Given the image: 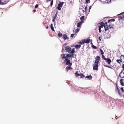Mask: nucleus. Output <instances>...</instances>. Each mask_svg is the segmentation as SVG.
I'll list each match as a JSON object with an SVG mask.
<instances>
[{"mask_svg":"<svg viewBox=\"0 0 124 124\" xmlns=\"http://www.w3.org/2000/svg\"><path fill=\"white\" fill-rule=\"evenodd\" d=\"M94 63L93 64V69L94 70H98V64L99 63V61H100V57L99 56H97L95 58Z\"/></svg>","mask_w":124,"mask_h":124,"instance_id":"nucleus-1","label":"nucleus"},{"mask_svg":"<svg viewBox=\"0 0 124 124\" xmlns=\"http://www.w3.org/2000/svg\"><path fill=\"white\" fill-rule=\"evenodd\" d=\"M65 50L66 52L71 54H73L75 52L74 48L72 49L71 50V48L69 46H68L65 47Z\"/></svg>","mask_w":124,"mask_h":124,"instance_id":"nucleus-2","label":"nucleus"},{"mask_svg":"<svg viewBox=\"0 0 124 124\" xmlns=\"http://www.w3.org/2000/svg\"><path fill=\"white\" fill-rule=\"evenodd\" d=\"M2 1L3 2H2V1L0 0V4L2 5L7 4L9 1L8 0H3Z\"/></svg>","mask_w":124,"mask_h":124,"instance_id":"nucleus-3","label":"nucleus"},{"mask_svg":"<svg viewBox=\"0 0 124 124\" xmlns=\"http://www.w3.org/2000/svg\"><path fill=\"white\" fill-rule=\"evenodd\" d=\"M119 76L121 78H122L124 77V69L122 70L121 71L120 73Z\"/></svg>","mask_w":124,"mask_h":124,"instance_id":"nucleus-4","label":"nucleus"},{"mask_svg":"<svg viewBox=\"0 0 124 124\" xmlns=\"http://www.w3.org/2000/svg\"><path fill=\"white\" fill-rule=\"evenodd\" d=\"M65 61H66V65H69L70 66H71L72 65V63H70V60H68L67 58H66L65 59Z\"/></svg>","mask_w":124,"mask_h":124,"instance_id":"nucleus-5","label":"nucleus"},{"mask_svg":"<svg viewBox=\"0 0 124 124\" xmlns=\"http://www.w3.org/2000/svg\"><path fill=\"white\" fill-rule=\"evenodd\" d=\"M105 61H106V62L109 64H110L111 62V60L109 58H106V60Z\"/></svg>","mask_w":124,"mask_h":124,"instance_id":"nucleus-6","label":"nucleus"},{"mask_svg":"<svg viewBox=\"0 0 124 124\" xmlns=\"http://www.w3.org/2000/svg\"><path fill=\"white\" fill-rule=\"evenodd\" d=\"M63 38L64 40H65L68 39V38L67 36V35L65 34L63 35Z\"/></svg>","mask_w":124,"mask_h":124,"instance_id":"nucleus-7","label":"nucleus"},{"mask_svg":"<svg viewBox=\"0 0 124 124\" xmlns=\"http://www.w3.org/2000/svg\"><path fill=\"white\" fill-rule=\"evenodd\" d=\"M116 90L117 91L119 95L121 96L119 92V89L118 88L117 86V87L116 89Z\"/></svg>","mask_w":124,"mask_h":124,"instance_id":"nucleus-8","label":"nucleus"},{"mask_svg":"<svg viewBox=\"0 0 124 124\" xmlns=\"http://www.w3.org/2000/svg\"><path fill=\"white\" fill-rule=\"evenodd\" d=\"M123 81L124 80L123 79H121L120 80V84L122 86H123L124 85V84L123 82Z\"/></svg>","mask_w":124,"mask_h":124,"instance_id":"nucleus-9","label":"nucleus"},{"mask_svg":"<svg viewBox=\"0 0 124 124\" xmlns=\"http://www.w3.org/2000/svg\"><path fill=\"white\" fill-rule=\"evenodd\" d=\"M82 23V21H81L79 23H78V25H77V26L78 27H80V26L81 25V24Z\"/></svg>","mask_w":124,"mask_h":124,"instance_id":"nucleus-10","label":"nucleus"},{"mask_svg":"<svg viewBox=\"0 0 124 124\" xmlns=\"http://www.w3.org/2000/svg\"><path fill=\"white\" fill-rule=\"evenodd\" d=\"M57 13H56V14H55V16L53 18V19L52 20V21L53 22H54V21L56 19V17H57Z\"/></svg>","mask_w":124,"mask_h":124,"instance_id":"nucleus-11","label":"nucleus"},{"mask_svg":"<svg viewBox=\"0 0 124 124\" xmlns=\"http://www.w3.org/2000/svg\"><path fill=\"white\" fill-rule=\"evenodd\" d=\"M85 78L90 80L92 79V76H87Z\"/></svg>","mask_w":124,"mask_h":124,"instance_id":"nucleus-12","label":"nucleus"},{"mask_svg":"<svg viewBox=\"0 0 124 124\" xmlns=\"http://www.w3.org/2000/svg\"><path fill=\"white\" fill-rule=\"evenodd\" d=\"M81 47V45H76L75 46V47L77 49L80 48Z\"/></svg>","mask_w":124,"mask_h":124,"instance_id":"nucleus-13","label":"nucleus"},{"mask_svg":"<svg viewBox=\"0 0 124 124\" xmlns=\"http://www.w3.org/2000/svg\"><path fill=\"white\" fill-rule=\"evenodd\" d=\"M85 43H88L89 42L90 39L88 38L86 40L85 39Z\"/></svg>","mask_w":124,"mask_h":124,"instance_id":"nucleus-14","label":"nucleus"},{"mask_svg":"<svg viewBox=\"0 0 124 124\" xmlns=\"http://www.w3.org/2000/svg\"><path fill=\"white\" fill-rule=\"evenodd\" d=\"M85 39H84L83 40H82V41H81L78 43L79 44H82L84 43H85Z\"/></svg>","mask_w":124,"mask_h":124,"instance_id":"nucleus-15","label":"nucleus"},{"mask_svg":"<svg viewBox=\"0 0 124 124\" xmlns=\"http://www.w3.org/2000/svg\"><path fill=\"white\" fill-rule=\"evenodd\" d=\"M65 55L64 54H62L61 55V56L62 57V58L63 59H65L66 56H65Z\"/></svg>","mask_w":124,"mask_h":124,"instance_id":"nucleus-16","label":"nucleus"},{"mask_svg":"<svg viewBox=\"0 0 124 124\" xmlns=\"http://www.w3.org/2000/svg\"><path fill=\"white\" fill-rule=\"evenodd\" d=\"M63 2H60L58 4V5L61 7L63 5Z\"/></svg>","mask_w":124,"mask_h":124,"instance_id":"nucleus-17","label":"nucleus"},{"mask_svg":"<svg viewBox=\"0 0 124 124\" xmlns=\"http://www.w3.org/2000/svg\"><path fill=\"white\" fill-rule=\"evenodd\" d=\"M50 27L51 29L53 31H54V29L53 27V24H51Z\"/></svg>","mask_w":124,"mask_h":124,"instance_id":"nucleus-18","label":"nucleus"},{"mask_svg":"<svg viewBox=\"0 0 124 124\" xmlns=\"http://www.w3.org/2000/svg\"><path fill=\"white\" fill-rule=\"evenodd\" d=\"M70 66H67L66 67V69L67 70H70L71 69V67H70Z\"/></svg>","mask_w":124,"mask_h":124,"instance_id":"nucleus-19","label":"nucleus"},{"mask_svg":"<svg viewBox=\"0 0 124 124\" xmlns=\"http://www.w3.org/2000/svg\"><path fill=\"white\" fill-rule=\"evenodd\" d=\"M75 75L76 76H80V74L78 73V71H76L75 73Z\"/></svg>","mask_w":124,"mask_h":124,"instance_id":"nucleus-20","label":"nucleus"},{"mask_svg":"<svg viewBox=\"0 0 124 124\" xmlns=\"http://www.w3.org/2000/svg\"><path fill=\"white\" fill-rule=\"evenodd\" d=\"M70 54H68L66 56V58H70Z\"/></svg>","mask_w":124,"mask_h":124,"instance_id":"nucleus-21","label":"nucleus"},{"mask_svg":"<svg viewBox=\"0 0 124 124\" xmlns=\"http://www.w3.org/2000/svg\"><path fill=\"white\" fill-rule=\"evenodd\" d=\"M119 20L124 19V16L123 15L122 16H119Z\"/></svg>","mask_w":124,"mask_h":124,"instance_id":"nucleus-22","label":"nucleus"},{"mask_svg":"<svg viewBox=\"0 0 124 124\" xmlns=\"http://www.w3.org/2000/svg\"><path fill=\"white\" fill-rule=\"evenodd\" d=\"M115 20L113 19H112L109 20L108 21V23H109L110 22L114 21Z\"/></svg>","mask_w":124,"mask_h":124,"instance_id":"nucleus-23","label":"nucleus"},{"mask_svg":"<svg viewBox=\"0 0 124 124\" xmlns=\"http://www.w3.org/2000/svg\"><path fill=\"white\" fill-rule=\"evenodd\" d=\"M104 29L105 31H106L108 29V26H104Z\"/></svg>","mask_w":124,"mask_h":124,"instance_id":"nucleus-24","label":"nucleus"},{"mask_svg":"<svg viewBox=\"0 0 124 124\" xmlns=\"http://www.w3.org/2000/svg\"><path fill=\"white\" fill-rule=\"evenodd\" d=\"M117 62L119 64H120L122 62L121 61V60H116Z\"/></svg>","mask_w":124,"mask_h":124,"instance_id":"nucleus-25","label":"nucleus"},{"mask_svg":"<svg viewBox=\"0 0 124 124\" xmlns=\"http://www.w3.org/2000/svg\"><path fill=\"white\" fill-rule=\"evenodd\" d=\"M79 29L78 28H77L76 30H75V33H77V32H78L79 31Z\"/></svg>","mask_w":124,"mask_h":124,"instance_id":"nucleus-26","label":"nucleus"},{"mask_svg":"<svg viewBox=\"0 0 124 124\" xmlns=\"http://www.w3.org/2000/svg\"><path fill=\"white\" fill-rule=\"evenodd\" d=\"M58 35L60 37H62V34L60 32L58 33Z\"/></svg>","mask_w":124,"mask_h":124,"instance_id":"nucleus-27","label":"nucleus"},{"mask_svg":"<svg viewBox=\"0 0 124 124\" xmlns=\"http://www.w3.org/2000/svg\"><path fill=\"white\" fill-rule=\"evenodd\" d=\"M102 58L104 60H106V58H105V57L104 56L103 54H102Z\"/></svg>","mask_w":124,"mask_h":124,"instance_id":"nucleus-28","label":"nucleus"},{"mask_svg":"<svg viewBox=\"0 0 124 124\" xmlns=\"http://www.w3.org/2000/svg\"><path fill=\"white\" fill-rule=\"evenodd\" d=\"M80 76H81V78H83L85 77L83 74H80Z\"/></svg>","mask_w":124,"mask_h":124,"instance_id":"nucleus-29","label":"nucleus"},{"mask_svg":"<svg viewBox=\"0 0 124 124\" xmlns=\"http://www.w3.org/2000/svg\"><path fill=\"white\" fill-rule=\"evenodd\" d=\"M100 51L101 53V54H103L104 53L103 52L102 50L101 49H100Z\"/></svg>","mask_w":124,"mask_h":124,"instance_id":"nucleus-30","label":"nucleus"},{"mask_svg":"<svg viewBox=\"0 0 124 124\" xmlns=\"http://www.w3.org/2000/svg\"><path fill=\"white\" fill-rule=\"evenodd\" d=\"M60 7H61L59 6H58H58L57 8V9L58 10H60L61 9Z\"/></svg>","mask_w":124,"mask_h":124,"instance_id":"nucleus-31","label":"nucleus"},{"mask_svg":"<svg viewBox=\"0 0 124 124\" xmlns=\"http://www.w3.org/2000/svg\"><path fill=\"white\" fill-rule=\"evenodd\" d=\"M84 19V16H82L80 18L81 20L82 21Z\"/></svg>","mask_w":124,"mask_h":124,"instance_id":"nucleus-32","label":"nucleus"},{"mask_svg":"<svg viewBox=\"0 0 124 124\" xmlns=\"http://www.w3.org/2000/svg\"><path fill=\"white\" fill-rule=\"evenodd\" d=\"M104 26H107V22H105V23L104 24Z\"/></svg>","mask_w":124,"mask_h":124,"instance_id":"nucleus-33","label":"nucleus"},{"mask_svg":"<svg viewBox=\"0 0 124 124\" xmlns=\"http://www.w3.org/2000/svg\"><path fill=\"white\" fill-rule=\"evenodd\" d=\"M99 33H100L101 31V28H100V27H99Z\"/></svg>","mask_w":124,"mask_h":124,"instance_id":"nucleus-34","label":"nucleus"},{"mask_svg":"<svg viewBox=\"0 0 124 124\" xmlns=\"http://www.w3.org/2000/svg\"><path fill=\"white\" fill-rule=\"evenodd\" d=\"M75 35V34H72L71 35V36H70V37H71V38H72L74 36V35Z\"/></svg>","mask_w":124,"mask_h":124,"instance_id":"nucleus-35","label":"nucleus"},{"mask_svg":"<svg viewBox=\"0 0 124 124\" xmlns=\"http://www.w3.org/2000/svg\"><path fill=\"white\" fill-rule=\"evenodd\" d=\"M104 23L103 22H101L100 24V25H104Z\"/></svg>","mask_w":124,"mask_h":124,"instance_id":"nucleus-36","label":"nucleus"},{"mask_svg":"<svg viewBox=\"0 0 124 124\" xmlns=\"http://www.w3.org/2000/svg\"><path fill=\"white\" fill-rule=\"evenodd\" d=\"M104 66L105 67H108L109 68H111V67L108 66L106 65H104Z\"/></svg>","mask_w":124,"mask_h":124,"instance_id":"nucleus-37","label":"nucleus"},{"mask_svg":"<svg viewBox=\"0 0 124 124\" xmlns=\"http://www.w3.org/2000/svg\"><path fill=\"white\" fill-rule=\"evenodd\" d=\"M121 90L123 92H124V90L123 89V88H121Z\"/></svg>","mask_w":124,"mask_h":124,"instance_id":"nucleus-38","label":"nucleus"},{"mask_svg":"<svg viewBox=\"0 0 124 124\" xmlns=\"http://www.w3.org/2000/svg\"><path fill=\"white\" fill-rule=\"evenodd\" d=\"M53 0H52L51 2V4H50V5L52 6V5H53Z\"/></svg>","mask_w":124,"mask_h":124,"instance_id":"nucleus-39","label":"nucleus"},{"mask_svg":"<svg viewBox=\"0 0 124 124\" xmlns=\"http://www.w3.org/2000/svg\"><path fill=\"white\" fill-rule=\"evenodd\" d=\"M109 28L110 29L111 28H112L113 27V26L112 25H109Z\"/></svg>","mask_w":124,"mask_h":124,"instance_id":"nucleus-40","label":"nucleus"},{"mask_svg":"<svg viewBox=\"0 0 124 124\" xmlns=\"http://www.w3.org/2000/svg\"><path fill=\"white\" fill-rule=\"evenodd\" d=\"M93 48H94V49H96L97 48L95 46L93 45Z\"/></svg>","mask_w":124,"mask_h":124,"instance_id":"nucleus-41","label":"nucleus"},{"mask_svg":"<svg viewBox=\"0 0 124 124\" xmlns=\"http://www.w3.org/2000/svg\"><path fill=\"white\" fill-rule=\"evenodd\" d=\"M107 3L110 2L111 1V0H107Z\"/></svg>","mask_w":124,"mask_h":124,"instance_id":"nucleus-42","label":"nucleus"},{"mask_svg":"<svg viewBox=\"0 0 124 124\" xmlns=\"http://www.w3.org/2000/svg\"><path fill=\"white\" fill-rule=\"evenodd\" d=\"M103 26H104V25H100V26H99V27H100V28H103Z\"/></svg>","mask_w":124,"mask_h":124,"instance_id":"nucleus-43","label":"nucleus"},{"mask_svg":"<svg viewBox=\"0 0 124 124\" xmlns=\"http://www.w3.org/2000/svg\"><path fill=\"white\" fill-rule=\"evenodd\" d=\"M38 4H36L35 6V8H37L38 7Z\"/></svg>","mask_w":124,"mask_h":124,"instance_id":"nucleus-44","label":"nucleus"},{"mask_svg":"<svg viewBox=\"0 0 124 124\" xmlns=\"http://www.w3.org/2000/svg\"><path fill=\"white\" fill-rule=\"evenodd\" d=\"M89 0H85L86 3H87Z\"/></svg>","mask_w":124,"mask_h":124,"instance_id":"nucleus-45","label":"nucleus"},{"mask_svg":"<svg viewBox=\"0 0 124 124\" xmlns=\"http://www.w3.org/2000/svg\"><path fill=\"white\" fill-rule=\"evenodd\" d=\"M74 55V54H70L71 57H73Z\"/></svg>","mask_w":124,"mask_h":124,"instance_id":"nucleus-46","label":"nucleus"},{"mask_svg":"<svg viewBox=\"0 0 124 124\" xmlns=\"http://www.w3.org/2000/svg\"><path fill=\"white\" fill-rule=\"evenodd\" d=\"M85 11H86V9H87V6H86L85 8Z\"/></svg>","mask_w":124,"mask_h":124,"instance_id":"nucleus-47","label":"nucleus"},{"mask_svg":"<svg viewBox=\"0 0 124 124\" xmlns=\"http://www.w3.org/2000/svg\"><path fill=\"white\" fill-rule=\"evenodd\" d=\"M80 10H82L83 12H84V11L82 8H80Z\"/></svg>","mask_w":124,"mask_h":124,"instance_id":"nucleus-48","label":"nucleus"},{"mask_svg":"<svg viewBox=\"0 0 124 124\" xmlns=\"http://www.w3.org/2000/svg\"><path fill=\"white\" fill-rule=\"evenodd\" d=\"M100 38H101V37H100L99 36V38H98V39L100 41H101V40L100 39Z\"/></svg>","mask_w":124,"mask_h":124,"instance_id":"nucleus-49","label":"nucleus"},{"mask_svg":"<svg viewBox=\"0 0 124 124\" xmlns=\"http://www.w3.org/2000/svg\"><path fill=\"white\" fill-rule=\"evenodd\" d=\"M122 68L123 69H124V64L122 65Z\"/></svg>","mask_w":124,"mask_h":124,"instance_id":"nucleus-50","label":"nucleus"},{"mask_svg":"<svg viewBox=\"0 0 124 124\" xmlns=\"http://www.w3.org/2000/svg\"><path fill=\"white\" fill-rule=\"evenodd\" d=\"M91 6H90V7L89 8V11L91 9Z\"/></svg>","mask_w":124,"mask_h":124,"instance_id":"nucleus-51","label":"nucleus"},{"mask_svg":"<svg viewBox=\"0 0 124 124\" xmlns=\"http://www.w3.org/2000/svg\"><path fill=\"white\" fill-rule=\"evenodd\" d=\"M67 44V43H65L63 45V46H64V45L65 46Z\"/></svg>","mask_w":124,"mask_h":124,"instance_id":"nucleus-52","label":"nucleus"},{"mask_svg":"<svg viewBox=\"0 0 124 124\" xmlns=\"http://www.w3.org/2000/svg\"><path fill=\"white\" fill-rule=\"evenodd\" d=\"M36 10H35V9H34V10H33V11L34 12H36Z\"/></svg>","mask_w":124,"mask_h":124,"instance_id":"nucleus-53","label":"nucleus"},{"mask_svg":"<svg viewBox=\"0 0 124 124\" xmlns=\"http://www.w3.org/2000/svg\"><path fill=\"white\" fill-rule=\"evenodd\" d=\"M46 29H48V26H47L46 27Z\"/></svg>","mask_w":124,"mask_h":124,"instance_id":"nucleus-54","label":"nucleus"},{"mask_svg":"<svg viewBox=\"0 0 124 124\" xmlns=\"http://www.w3.org/2000/svg\"><path fill=\"white\" fill-rule=\"evenodd\" d=\"M124 13V12H123V13H121L120 14H122V13Z\"/></svg>","mask_w":124,"mask_h":124,"instance_id":"nucleus-55","label":"nucleus"},{"mask_svg":"<svg viewBox=\"0 0 124 124\" xmlns=\"http://www.w3.org/2000/svg\"><path fill=\"white\" fill-rule=\"evenodd\" d=\"M49 0V1H51V0Z\"/></svg>","mask_w":124,"mask_h":124,"instance_id":"nucleus-56","label":"nucleus"},{"mask_svg":"<svg viewBox=\"0 0 124 124\" xmlns=\"http://www.w3.org/2000/svg\"><path fill=\"white\" fill-rule=\"evenodd\" d=\"M116 117V116L115 117V118H116V117Z\"/></svg>","mask_w":124,"mask_h":124,"instance_id":"nucleus-57","label":"nucleus"},{"mask_svg":"<svg viewBox=\"0 0 124 124\" xmlns=\"http://www.w3.org/2000/svg\"><path fill=\"white\" fill-rule=\"evenodd\" d=\"M123 96H124V95H123Z\"/></svg>","mask_w":124,"mask_h":124,"instance_id":"nucleus-58","label":"nucleus"}]
</instances>
